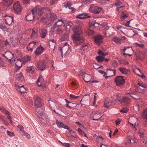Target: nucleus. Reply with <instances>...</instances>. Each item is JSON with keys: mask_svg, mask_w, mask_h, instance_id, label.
<instances>
[{"mask_svg": "<svg viewBox=\"0 0 147 147\" xmlns=\"http://www.w3.org/2000/svg\"><path fill=\"white\" fill-rule=\"evenodd\" d=\"M22 60H18L15 63L16 67L18 69H20L22 67Z\"/></svg>", "mask_w": 147, "mask_h": 147, "instance_id": "2f4dec72", "label": "nucleus"}, {"mask_svg": "<svg viewBox=\"0 0 147 147\" xmlns=\"http://www.w3.org/2000/svg\"><path fill=\"white\" fill-rule=\"evenodd\" d=\"M57 17V16L55 13H49L47 14L44 19H46V21H48L49 23H50L55 20Z\"/></svg>", "mask_w": 147, "mask_h": 147, "instance_id": "f8f14e48", "label": "nucleus"}, {"mask_svg": "<svg viewBox=\"0 0 147 147\" xmlns=\"http://www.w3.org/2000/svg\"><path fill=\"white\" fill-rule=\"evenodd\" d=\"M124 51L127 52L128 51H132L133 50L131 47H125L123 49Z\"/></svg>", "mask_w": 147, "mask_h": 147, "instance_id": "603ef678", "label": "nucleus"}, {"mask_svg": "<svg viewBox=\"0 0 147 147\" xmlns=\"http://www.w3.org/2000/svg\"><path fill=\"white\" fill-rule=\"evenodd\" d=\"M122 121V120L120 119H117L115 121L116 126L119 125Z\"/></svg>", "mask_w": 147, "mask_h": 147, "instance_id": "13d9d810", "label": "nucleus"}, {"mask_svg": "<svg viewBox=\"0 0 147 147\" xmlns=\"http://www.w3.org/2000/svg\"><path fill=\"white\" fill-rule=\"evenodd\" d=\"M79 75L81 76L82 77H83L84 76L83 78L84 80L86 82H90L92 83H94L98 82L97 81H93L92 80V77L89 74H86L85 73L80 72L79 74Z\"/></svg>", "mask_w": 147, "mask_h": 147, "instance_id": "423d86ee", "label": "nucleus"}, {"mask_svg": "<svg viewBox=\"0 0 147 147\" xmlns=\"http://www.w3.org/2000/svg\"><path fill=\"white\" fill-rule=\"evenodd\" d=\"M26 70L28 72L32 74L34 73V69L32 66L27 67Z\"/></svg>", "mask_w": 147, "mask_h": 147, "instance_id": "a19ab883", "label": "nucleus"}, {"mask_svg": "<svg viewBox=\"0 0 147 147\" xmlns=\"http://www.w3.org/2000/svg\"><path fill=\"white\" fill-rule=\"evenodd\" d=\"M78 131L79 133L81 135H82L83 134H85V133L80 128H78Z\"/></svg>", "mask_w": 147, "mask_h": 147, "instance_id": "0e129e2a", "label": "nucleus"}, {"mask_svg": "<svg viewBox=\"0 0 147 147\" xmlns=\"http://www.w3.org/2000/svg\"><path fill=\"white\" fill-rule=\"evenodd\" d=\"M23 63L24 64L30 60V58L29 56H26L24 57L22 59Z\"/></svg>", "mask_w": 147, "mask_h": 147, "instance_id": "72a5a7b5", "label": "nucleus"}, {"mask_svg": "<svg viewBox=\"0 0 147 147\" xmlns=\"http://www.w3.org/2000/svg\"><path fill=\"white\" fill-rule=\"evenodd\" d=\"M98 53L99 55V56H101V57H103L106 56L108 54V53H104L101 51H99L98 52Z\"/></svg>", "mask_w": 147, "mask_h": 147, "instance_id": "a18cd8bd", "label": "nucleus"}, {"mask_svg": "<svg viewBox=\"0 0 147 147\" xmlns=\"http://www.w3.org/2000/svg\"><path fill=\"white\" fill-rule=\"evenodd\" d=\"M65 5L66 7H68L69 8V7H70L71 6V3L69 1L66 2L65 3Z\"/></svg>", "mask_w": 147, "mask_h": 147, "instance_id": "052dcab7", "label": "nucleus"}, {"mask_svg": "<svg viewBox=\"0 0 147 147\" xmlns=\"http://www.w3.org/2000/svg\"><path fill=\"white\" fill-rule=\"evenodd\" d=\"M72 30L74 34L72 35L73 40L72 45L74 46H76L83 42L84 40L82 36V34L81 29L77 26L74 27Z\"/></svg>", "mask_w": 147, "mask_h": 147, "instance_id": "f257e3e1", "label": "nucleus"}, {"mask_svg": "<svg viewBox=\"0 0 147 147\" xmlns=\"http://www.w3.org/2000/svg\"><path fill=\"white\" fill-rule=\"evenodd\" d=\"M104 57L101 56H98L96 57V59L98 62L102 63L103 62Z\"/></svg>", "mask_w": 147, "mask_h": 147, "instance_id": "ea45409f", "label": "nucleus"}, {"mask_svg": "<svg viewBox=\"0 0 147 147\" xmlns=\"http://www.w3.org/2000/svg\"><path fill=\"white\" fill-rule=\"evenodd\" d=\"M49 104L50 108L52 110L55 108L56 105L55 102L51 100H49Z\"/></svg>", "mask_w": 147, "mask_h": 147, "instance_id": "f704fd0d", "label": "nucleus"}, {"mask_svg": "<svg viewBox=\"0 0 147 147\" xmlns=\"http://www.w3.org/2000/svg\"><path fill=\"white\" fill-rule=\"evenodd\" d=\"M62 144L65 147H70V145L69 143H62L61 142Z\"/></svg>", "mask_w": 147, "mask_h": 147, "instance_id": "e2e57ef3", "label": "nucleus"}, {"mask_svg": "<svg viewBox=\"0 0 147 147\" xmlns=\"http://www.w3.org/2000/svg\"><path fill=\"white\" fill-rule=\"evenodd\" d=\"M16 78L19 80L22 81L24 80V76L22 72H20L16 76Z\"/></svg>", "mask_w": 147, "mask_h": 147, "instance_id": "e433bc0d", "label": "nucleus"}, {"mask_svg": "<svg viewBox=\"0 0 147 147\" xmlns=\"http://www.w3.org/2000/svg\"><path fill=\"white\" fill-rule=\"evenodd\" d=\"M90 17V15L88 13H83L76 16V18L80 19H83Z\"/></svg>", "mask_w": 147, "mask_h": 147, "instance_id": "5701e85b", "label": "nucleus"}, {"mask_svg": "<svg viewBox=\"0 0 147 147\" xmlns=\"http://www.w3.org/2000/svg\"><path fill=\"white\" fill-rule=\"evenodd\" d=\"M56 124L57 126L59 128L62 127L64 129L69 130V127L67 125H64L63 123L61 122L58 120L56 121Z\"/></svg>", "mask_w": 147, "mask_h": 147, "instance_id": "4be33fe9", "label": "nucleus"}, {"mask_svg": "<svg viewBox=\"0 0 147 147\" xmlns=\"http://www.w3.org/2000/svg\"><path fill=\"white\" fill-rule=\"evenodd\" d=\"M4 18L5 23L6 24L10 25L13 22V18L12 17L6 16Z\"/></svg>", "mask_w": 147, "mask_h": 147, "instance_id": "f3484780", "label": "nucleus"}, {"mask_svg": "<svg viewBox=\"0 0 147 147\" xmlns=\"http://www.w3.org/2000/svg\"><path fill=\"white\" fill-rule=\"evenodd\" d=\"M34 106L36 107V110L37 112L36 114L39 118L38 121L40 123H44L45 119L42 117L43 113L42 109L40 108L42 106L41 98L39 96L35 95L34 96Z\"/></svg>", "mask_w": 147, "mask_h": 147, "instance_id": "f03ea898", "label": "nucleus"}, {"mask_svg": "<svg viewBox=\"0 0 147 147\" xmlns=\"http://www.w3.org/2000/svg\"><path fill=\"white\" fill-rule=\"evenodd\" d=\"M44 48L40 45L37 48L35 52L36 55H39L42 53L43 51Z\"/></svg>", "mask_w": 147, "mask_h": 147, "instance_id": "bb28decb", "label": "nucleus"}, {"mask_svg": "<svg viewBox=\"0 0 147 147\" xmlns=\"http://www.w3.org/2000/svg\"><path fill=\"white\" fill-rule=\"evenodd\" d=\"M118 63L115 60H112L111 63V65L113 67H117L118 65Z\"/></svg>", "mask_w": 147, "mask_h": 147, "instance_id": "49530a36", "label": "nucleus"}, {"mask_svg": "<svg viewBox=\"0 0 147 147\" xmlns=\"http://www.w3.org/2000/svg\"><path fill=\"white\" fill-rule=\"evenodd\" d=\"M13 9L14 12L16 13H20L22 11V9L20 2L18 1L16 2L14 4L13 6Z\"/></svg>", "mask_w": 147, "mask_h": 147, "instance_id": "9b49d317", "label": "nucleus"}, {"mask_svg": "<svg viewBox=\"0 0 147 147\" xmlns=\"http://www.w3.org/2000/svg\"><path fill=\"white\" fill-rule=\"evenodd\" d=\"M84 4H89L92 1L91 0H82Z\"/></svg>", "mask_w": 147, "mask_h": 147, "instance_id": "69168bd1", "label": "nucleus"}, {"mask_svg": "<svg viewBox=\"0 0 147 147\" xmlns=\"http://www.w3.org/2000/svg\"><path fill=\"white\" fill-rule=\"evenodd\" d=\"M23 135L24 136H25L26 138L28 139H29L30 138V135L28 134V133H27L25 132V131H24L23 133Z\"/></svg>", "mask_w": 147, "mask_h": 147, "instance_id": "6e6d98bb", "label": "nucleus"}, {"mask_svg": "<svg viewBox=\"0 0 147 147\" xmlns=\"http://www.w3.org/2000/svg\"><path fill=\"white\" fill-rule=\"evenodd\" d=\"M0 28L2 29L4 31L8 32L9 29L7 28L5 25L3 23H0Z\"/></svg>", "mask_w": 147, "mask_h": 147, "instance_id": "58836bf2", "label": "nucleus"}, {"mask_svg": "<svg viewBox=\"0 0 147 147\" xmlns=\"http://www.w3.org/2000/svg\"><path fill=\"white\" fill-rule=\"evenodd\" d=\"M38 34L37 30L34 29L32 30V33L30 36L31 38L34 39L37 37Z\"/></svg>", "mask_w": 147, "mask_h": 147, "instance_id": "c756f323", "label": "nucleus"}, {"mask_svg": "<svg viewBox=\"0 0 147 147\" xmlns=\"http://www.w3.org/2000/svg\"><path fill=\"white\" fill-rule=\"evenodd\" d=\"M64 24V26L65 28L69 29L72 26L71 24L68 22H64L62 19L61 18L59 19L58 21L56 22L55 25L56 27H59L61 26L62 25Z\"/></svg>", "mask_w": 147, "mask_h": 147, "instance_id": "20e7f679", "label": "nucleus"}, {"mask_svg": "<svg viewBox=\"0 0 147 147\" xmlns=\"http://www.w3.org/2000/svg\"><path fill=\"white\" fill-rule=\"evenodd\" d=\"M101 112L99 111H94L90 114V117L93 120L98 121L102 116L101 115Z\"/></svg>", "mask_w": 147, "mask_h": 147, "instance_id": "1a4fd4ad", "label": "nucleus"}, {"mask_svg": "<svg viewBox=\"0 0 147 147\" xmlns=\"http://www.w3.org/2000/svg\"><path fill=\"white\" fill-rule=\"evenodd\" d=\"M134 110L136 112L139 111V105H136L133 106Z\"/></svg>", "mask_w": 147, "mask_h": 147, "instance_id": "864d4df0", "label": "nucleus"}, {"mask_svg": "<svg viewBox=\"0 0 147 147\" xmlns=\"http://www.w3.org/2000/svg\"><path fill=\"white\" fill-rule=\"evenodd\" d=\"M0 109L2 110V112L5 114L8 119L9 120L11 123L13 124V121L12 120L11 117L10 115V113L7 110L4 108H0Z\"/></svg>", "mask_w": 147, "mask_h": 147, "instance_id": "a211bd4d", "label": "nucleus"}, {"mask_svg": "<svg viewBox=\"0 0 147 147\" xmlns=\"http://www.w3.org/2000/svg\"><path fill=\"white\" fill-rule=\"evenodd\" d=\"M128 16V14H124L123 13H122V16L120 17V19L122 20H123L125 19Z\"/></svg>", "mask_w": 147, "mask_h": 147, "instance_id": "5fc2aeb1", "label": "nucleus"}, {"mask_svg": "<svg viewBox=\"0 0 147 147\" xmlns=\"http://www.w3.org/2000/svg\"><path fill=\"white\" fill-rule=\"evenodd\" d=\"M43 10L42 9H40L38 7H36L32 10V13L27 14L26 16V20L30 21L33 20L34 18V14L38 16H41L43 14Z\"/></svg>", "mask_w": 147, "mask_h": 147, "instance_id": "7ed1b4c3", "label": "nucleus"}, {"mask_svg": "<svg viewBox=\"0 0 147 147\" xmlns=\"http://www.w3.org/2000/svg\"><path fill=\"white\" fill-rule=\"evenodd\" d=\"M15 86L16 88L17 89V90L18 92H20L21 94H22L23 93L26 92L25 91L26 90V89L23 87V85L20 86L18 85L15 84Z\"/></svg>", "mask_w": 147, "mask_h": 147, "instance_id": "b1692460", "label": "nucleus"}, {"mask_svg": "<svg viewBox=\"0 0 147 147\" xmlns=\"http://www.w3.org/2000/svg\"><path fill=\"white\" fill-rule=\"evenodd\" d=\"M140 92L137 93H134L131 92L129 93H127V94H129V96L132 98L133 99L135 100H137L140 98L139 95L140 94Z\"/></svg>", "mask_w": 147, "mask_h": 147, "instance_id": "aec40b11", "label": "nucleus"}, {"mask_svg": "<svg viewBox=\"0 0 147 147\" xmlns=\"http://www.w3.org/2000/svg\"><path fill=\"white\" fill-rule=\"evenodd\" d=\"M3 55L8 60L9 59L13 57V54L9 51H7Z\"/></svg>", "mask_w": 147, "mask_h": 147, "instance_id": "c85d7f7f", "label": "nucleus"}, {"mask_svg": "<svg viewBox=\"0 0 147 147\" xmlns=\"http://www.w3.org/2000/svg\"><path fill=\"white\" fill-rule=\"evenodd\" d=\"M69 36L67 34H65L61 37L60 39L61 41H63L65 40H67L68 39Z\"/></svg>", "mask_w": 147, "mask_h": 147, "instance_id": "c9c22d12", "label": "nucleus"}, {"mask_svg": "<svg viewBox=\"0 0 147 147\" xmlns=\"http://www.w3.org/2000/svg\"><path fill=\"white\" fill-rule=\"evenodd\" d=\"M121 112L123 113H126L128 111V109H123L120 110Z\"/></svg>", "mask_w": 147, "mask_h": 147, "instance_id": "774afa93", "label": "nucleus"}, {"mask_svg": "<svg viewBox=\"0 0 147 147\" xmlns=\"http://www.w3.org/2000/svg\"><path fill=\"white\" fill-rule=\"evenodd\" d=\"M119 70L123 74H127L128 71L127 69L125 67H121L119 68Z\"/></svg>", "mask_w": 147, "mask_h": 147, "instance_id": "473e14b6", "label": "nucleus"}, {"mask_svg": "<svg viewBox=\"0 0 147 147\" xmlns=\"http://www.w3.org/2000/svg\"><path fill=\"white\" fill-rule=\"evenodd\" d=\"M55 44V41L54 40H50L49 42V45L50 49H53V51H54Z\"/></svg>", "mask_w": 147, "mask_h": 147, "instance_id": "cd10ccee", "label": "nucleus"}, {"mask_svg": "<svg viewBox=\"0 0 147 147\" xmlns=\"http://www.w3.org/2000/svg\"><path fill=\"white\" fill-rule=\"evenodd\" d=\"M94 39L95 42L99 45L102 42L103 37L101 35H98L94 37Z\"/></svg>", "mask_w": 147, "mask_h": 147, "instance_id": "6ab92c4d", "label": "nucleus"}, {"mask_svg": "<svg viewBox=\"0 0 147 147\" xmlns=\"http://www.w3.org/2000/svg\"><path fill=\"white\" fill-rule=\"evenodd\" d=\"M112 102H111L109 100H106L105 101L104 103V107L107 108L110 106Z\"/></svg>", "mask_w": 147, "mask_h": 147, "instance_id": "79ce46f5", "label": "nucleus"}, {"mask_svg": "<svg viewBox=\"0 0 147 147\" xmlns=\"http://www.w3.org/2000/svg\"><path fill=\"white\" fill-rule=\"evenodd\" d=\"M59 50L61 53V54L63 53L67 56L69 55L71 51V50L69 47V45L67 43H65L62 47H59Z\"/></svg>", "mask_w": 147, "mask_h": 147, "instance_id": "6e6552de", "label": "nucleus"}, {"mask_svg": "<svg viewBox=\"0 0 147 147\" xmlns=\"http://www.w3.org/2000/svg\"><path fill=\"white\" fill-rule=\"evenodd\" d=\"M13 0H3L1 3L3 6L8 7L12 4Z\"/></svg>", "mask_w": 147, "mask_h": 147, "instance_id": "412c9836", "label": "nucleus"}, {"mask_svg": "<svg viewBox=\"0 0 147 147\" xmlns=\"http://www.w3.org/2000/svg\"><path fill=\"white\" fill-rule=\"evenodd\" d=\"M114 81L117 86H121L124 84L125 79L124 76H119L116 77Z\"/></svg>", "mask_w": 147, "mask_h": 147, "instance_id": "0eeeda50", "label": "nucleus"}, {"mask_svg": "<svg viewBox=\"0 0 147 147\" xmlns=\"http://www.w3.org/2000/svg\"><path fill=\"white\" fill-rule=\"evenodd\" d=\"M93 66L94 68L96 69H97L100 67V66L96 63H94Z\"/></svg>", "mask_w": 147, "mask_h": 147, "instance_id": "680f3d73", "label": "nucleus"}, {"mask_svg": "<svg viewBox=\"0 0 147 147\" xmlns=\"http://www.w3.org/2000/svg\"><path fill=\"white\" fill-rule=\"evenodd\" d=\"M43 81L44 80L42 77L40 76L38 79L37 81V85L39 86H41Z\"/></svg>", "mask_w": 147, "mask_h": 147, "instance_id": "4c0bfd02", "label": "nucleus"}, {"mask_svg": "<svg viewBox=\"0 0 147 147\" xmlns=\"http://www.w3.org/2000/svg\"><path fill=\"white\" fill-rule=\"evenodd\" d=\"M37 69L39 70H45L46 67V63L45 61L38 63L36 65Z\"/></svg>", "mask_w": 147, "mask_h": 147, "instance_id": "4468645a", "label": "nucleus"}, {"mask_svg": "<svg viewBox=\"0 0 147 147\" xmlns=\"http://www.w3.org/2000/svg\"><path fill=\"white\" fill-rule=\"evenodd\" d=\"M13 57H12L9 60L11 65H13L15 61H16L15 58Z\"/></svg>", "mask_w": 147, "mask_h": 147, "instance_id": "4d7b16f0", "label": "nucleus"}, {"mask_svg": "<svg viewBox=\"0 0 147 147\" xmlns=\"http://www.w3.org/2000/svg\"><path fill=\"white\" fill-rule=\"evenodd\" d=\"M138 121V119L136 116H132L129 117L128 119V122L133 127L135 128L137 124L136 123Z\"/></svg>", "mask_w": 147, "mask_h": 147, "instance_id": "ddd939ff", "label": "nucleus"}, {"mask_svg": "<svg viewBox=\"0 0 147 147\" xmlns=\"http://www.w3.org/2000/svg\"><path fill=\"white\" fill-rule=\"evenodd\" d=\"M86 96L85 95L84 96L83 98V100H84L85 102V103H86L87 102V101H88L89 100V99H90V97L89 96H88L87 97H86ZM82 99H81V100L80 101V102L81 103L82 101Z\"/></svg>", "mask_w": 147, "mask_h": 147, "instance_id": "09e8293b", "label": "nucleus"}, {"mask_svg": "<svg viewBox=\"0 0 147 147\" xmlns=\"http://www.w3.org/2000/svg\"><path fill=\"white\" fill-rule=\"evenodd\" d=\"M79 96H75L72 94H70V97L74 100L77 99Z\"/></svg>", "mask_w": 147, "mask_h": 147, "instance_id": "bf43d9fd", "label": "nucleus"}, {"mask_svg": "<svg viewBox=\"0 0 147 147\" xmlns=\"http://www.w3.org/2000/svg\"><path fill=\"white\" fill-rule=\"evenodd\" d=\"M126 38L125 37L123 36L121 38H118L117 37L115 36H114L112 39V41L117 44H119L123 42V41L125 40Z\"/></svg>", "mask_w": 147, "mask_h": 147, "instance_id": "dca6fc26", "label": "nucleus"}, {"mask_svg": "<svg viewBox=\"0 0 147 147\" xmlns=\"http://www.w3.org/2000/svg\"><path fill=\"white\" fill-rule=\"evenodd\" d=\"M117 98L120 103L123 105H127L129 104L131 102V99L126 96H123L121 99L119 98L118 96H117Z\"/></svg>", "mask_w": 147, "mask_h": 147, "instance_id": "9d476101", "label": "nucleus"}, {"mask_svg": "<svg viewBox=\"0 0 147 147\" xmlns=\"http://www.w3.org/2000/svg\"><path fill=\"white\" fill-rule=\"evenodd\" d=\"M99 23L98 22H96V21L94 19L92 20V22H91V25L95 27L97 26V25H99Z\"/></svg>", "mask_w": 147, "mask_h": 147, "instance_id": "3c124183", "label": "nucleus"}, {"mask_svg": "<svg viewBox=\"0 0 147 147\" xmlns=\"http://www.w3.org/2000/svg\"><path fill=\"white\" fill-rule=\"evenodd\" d=\"M37 42L34 41L30 43L27 47L28 51L30 52H32L33 49H35L37 46Z\"/></svg>", "mask_w": 147, "mask_h": 147, "instance_id": "2eb2a0df", "label": "nucleus"}, {"mask_svg": "<svg viewBox=\"0 0 147 147\" xmlns=\"http://www.w3.org/2000/svg\"><path fill=\"white\" fill-rule=\"evenodd\" d=\"M133 71L135 74L138 75H139V73L142 74L141 71L138 68H135V69H133Z\"/></svg>", "mask_w": 147, "mask_h": 147, "instance_id": "c03bdc74", "label": "nucleus"}, {"mask_svg": "<svg viewBox=\"0 0 147 147\" xmlns=\"http://www.w3.org/2000/svg\"><path fill=\"white\" fill-rule=\"evenodd\" d=\"M102 8L96 4H92L90 5L89 11L96 14H98L102 10Z\"/></svg>", "mask_w": 147, "mask_h": 147, "instance_id": "39448f33", "label": "nucleus"}, {"mask_svg": "<svg viewBox=\"0 0 147 147\" xmlns=\"http://www.w3.org/2000/svg\"><path fill=\"white\" fill-rule=\"evenodd\" d=\"M7 134L10 136H14V134L12 132L7 131Z\"/></svg>", "mask_w": 147, "mask_h": 147, "instance_id": "338daca9", "label": "nucleus"}, {"mask_svg": "<svg viewBox=\"0 0 147 147\" xmlns=\"http://www.w3.org/2000/svg\"><path fill=\"white\" fill-rule=\"evenodd\" d=\"M39 34L41 38H44L47 35V30L45 29H41L39 31Z\"/></svg>", "mask_w": 147, "mask_h": 147, "instance_id": "a878e982", "label": "nucleus"}, {"mask_svg": "<svg viewBox=\"0 0 147 147\" xmlns=\"http://www.w3.org/2000/svg\"><path fill=\"white\" fill-rule=\"evenodd\" d=\"M17 129L18 131L23 133L24 131L23 127L21 125H19L17 126Z\"/></svg>", "mask_w": 147, "mask_h": 147, "instance_id": "de8ad7c7", "label": "nucleus"}, {"mask_svg": "<svg viewBox=\"0 0 147 147\" xmlns=\"http://www.w3.org/2000/svg\"><path fill=\"white\" fill-rule=\"evenodd\" d=\"M138 85H139V86L138 88V89H140L143 90V88H147V85L142 82H139Z\"/></svg>", "mask_w": 147, "mask_h": 147, "instance_id": "7c9ffc66", "label": "nucleus"}, {"mask_svg": "<svg viewBox=\"0 0 147 147\" xmlns=\"http://www.w3.org/2000/svg\"><path fill=\"white\" fill-rule=\"evenodd\" d=\"M127 140L128 141V142L132 144L134 143L135 142V141L134 140L133 138H130V137H128L127 138Z\"/></svg>", "mask_w": 147, "mask_h": 147, "instance_id": "8fccbe9b", "label": "nucleus"}, {"mask_svg": "<svg viewBox=\"0 0 147 147\" xmlns=\"http://www.w3.org/2000/svg\"><path fill=\"white\" fill-rule=\"evenodd\" d=\"M90 47V45L89 44L86 43L83 45L80 49V52L82 53L84 52L87 51Z\"/></svg>", "mask_w": 147, "mask_h": 147, "instance_id": "393cba45", "label": "nucleus"}, {"mask_svg": "<svg viewBox=\"0 0 147 147\" xmlns=\"http://www.w3.org/2000/svg\"><path fill=\"white\" fill-rule=\"evenodd\" d=\"M142 116L145 119L147 120V110L146 109L144 111L142 114Z\"/></svg>", "mask_w": 147, "mask_h": 147, "instance_id": "37998d69", "label": "nucleus"}]
</instances>
